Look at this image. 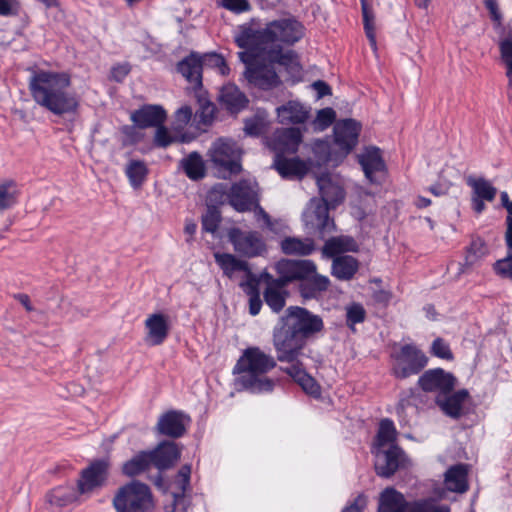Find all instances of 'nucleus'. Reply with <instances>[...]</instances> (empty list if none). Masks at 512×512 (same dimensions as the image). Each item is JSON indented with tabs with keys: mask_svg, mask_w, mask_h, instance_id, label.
Returning a JSON list of instances; mask_svg holds the SVG:
<instances>
[{
	"mask_svg": "<svg viewBox=\"0 0 512 512\" xmlns=\"http://www.w3.org/2000/svg\"><path fill=\"white\" fill-rule=\"evenodd\" d=\"M72 79L67 72L32 70L28 89L34 102L54 115L75 114L79 98L71 90Z\"/></svg>",
	"mask_w": 512,
	"mask_h": 512,
	"instance_id": "1",
	"label": "nucleus"
},
{
	"mask_svg": "<svg viewBox=\"0 0 512 512\" xmlns=\"http://www.w3.org/2000/svg\"><path fill=\"white\" fill-rule=\"evenodd\" d=\"M307 340L288 328L285 324L273 335V345L277 360L287 363L281 370L289 375L307 394L318 397L321 388L316 380L306 372L305 358H309L304 350Z\"/></svg>",
	"mask_w": 512,
	"mask_h": 512,
	"instance_id": "2",
	"label": "nucleus"
},
{
	"mask_svg": "<svg viewBox=\"0 0 512 512\" xmlns=\"http://www.w3.org/2000/svg\"><path fill=\"white\" fill-rule=\"evenodd\" d=\"M321 199H311L303 213V221L307 230L317 233L321 239L336 230L334 220L329 217V209L335 208L345 198L340 183L330 174H322L317 178Z\"/></svg>",
	"mask_w": 512,
	"mask_h": 512,
	"instance_id": "3",
	"label": "nucleus"
},
{
	"mask_svg": "<svg viewBox=\"0 0 512 512\" xmlns=\"http://www.w3.org/2000/svg\"><path fill=\"white\" fill-rule=\"evenodd\" d=\"M304 35L303 25L293 18L274 20L262 29L243 28L235 36L236 44L243 49L256 48L266 51L281 45H293Z\"/></svg>",
	"mask_w": 512,
	"mask_h": 512,
	"instance_id": "4",
	"label": "nucleus"
},
{
	"mask_svg": "<svg viewBox=\"0 0 512 512\" xmlns=\"http://www.w3.org/2000/svg\"><path fill=\"white\" fill-rule=\"evenodd\" d=\"M276 365L272 355L259 347H248L238 359L233 373L238 375L236 381L241 388L252 393H269L273 391L276 381L269 378L267 373Z\"/></svg>",
	"mask_w": 512,
	"mask_h": 512,
	"instance_id": "5",
	"label": "nucleus"
},
{
	"mask_svg": "<svg viewBox=\"0 0 512 512\" xmlns=\"http://www.w3.org/2000/svg\"><path fill=\"white\" fill-rule=\"evenodd\" d=\"M238 56L246 64L244 75L250 84L262 90H270L280 84L274 67L259 63L258 59L263 57V51L256 48L245 49Z\"/></svg>",
	"mask_w": 512,
	"mask_h": 512,
	"instance_id": "6",
	"label": "nucleus"
},
{
	"mask_svg": "<svg viewBox=\"0 0 512 512\" xmlns=\"http://www.w3.org/2000/svg\"><path fill=\"white\" fill-rule=\"evenodd\" d=\"M378 512H450L446 505L434 499L407 502L404 495L392 487L384 489L379 496Z\"/></svg>",
	"mask_w": 512,
	"mask_h": 512,
	"instance_id": "7",
	"label": "nucleus"
},
{
	"mask_svg": "<svg viewBox=\"0 0 512 512\" xmlns=\"http://www.w3.org/2000/svg\"><path fill=\"white\" fill-rule=\"evenodd\" d=\"M242 150L237 143L228 138H219L213 142L208 156L220 177L227 178L241 171Z\"/></svg>",
	"mask_w": 512,
	"mask_h": 512,
	"instance_id": "8",
	"label": "nucleus"
},
{
	"mask_svg": "<svg viewBox=\"0 0 512 512\" xmlns=\"http://www.w3.org/2000/svg\"><path fill=\"white\" fill-rule=\"evenodd\" d=\"M113 505L117 512H148L153 507L150 488L139 481H131L119 488Z\"/></svg>",
	"mask_w": 512,
	"mask_h": 512,
	"instance_id": "9",
	"label": "nucleus"
},
{
	"mask_svg": "<svg viewBox=\"0 0 512 512\" xmlns=\"http://www.w3.org/2000/svg\"><path fill=\"white\" fill-rule=\"evenodd\" d=\"M392 374L398 379H406L419 374L428 364V357L415 344H404L391 354Z\"/></svg>",
	"mask_w": 512,
	"mask_h": 512,
	"instance_id": "10",
	"label": "nucleus"
},
{
	"mask_svg": "<svg viewBox=\"0 0 512 512\" xmlns=\"http://www.w3.org/2000/svg\"><path fill=\"white\" fill-rule=\"evenodd\" d=\"M285 325L306 340L324 329L323 320L319 315L299 306L287 308Z\"/></svg>",
	"mask_w": 512,
	"mask_h": 512,
	"instance_id": "11",
	"label": "nucleus"
},
{
	"mask_svg": "<svg viewBox=\"0 0 512 512\" xmlns=\"http://www.w3.org/2000/svg\"><path fill=\"white\" fill-rule=\"evenodd\" d=\"M227 236L234 251L244 257H258L267 251L266 243L257 231H243L233 227L228 230Z\"/></svg>",
	"mask_w": 512,
	"mask_h": 512,
	"instance_id": "12",
	"label": "nucleus"
},
{
	"mask_svg": "<svg viewBox=\"0 0 512 512\" xmlns=\"http://www.w3.org/2000/svg\"><path fill=\"white\" fill-rule=\"evenodd\" d=\"M109 461L106 459L95 460L83 469L77 480V491L80 496L90 497L101 489L108 476Z\"/></svg>",
	"mask_w": 512,
	"mask_h": 512,
	"instance_id": "13",
	"label": "nucleus"
},
{
	"mask_svg": "<svg viewBox=\"0 0 512 512\" xmlns=\"http://www.w3.org/2000/svg\"><path fill=\"white\" fill-rule=\"evenodd\" d=\"M275 269L279 275L276 280L287 285L295 280L307 279L316 271V265L312 260L281 259L275 264Z\"/></svg>",
	"mask_w": 512,
	"mask_h": 512,
	"instance_id": "14",
	"label": "nucleus"
},
{
	"mask_svg": "<svg viewBox=\"0 0 512 512\" xmlns=\"http://www.w3.org/2000/svg\"><path fill=\"white\" fill-rule=\"evenodd\" d=\"M375 470L377 475L385 478L392 476L405 461V454L398 445L374 449Z\"/></svg>",
	"mask_w": 512,
	"mask_h": 512,
	"instance_id": "15",
	"label": "nucleus"
},
{
	"mask_svg": "<svg viewBox=\"0 0 512 512\" xmlns=\"http://www.w3.org/2000/svg\"><path fill=\"white\" fill-rule=\"evenodd\" d=\"M302 134L298 128H279L272 136L266 138V145L276 154H294L301 143Z\"/></svg>",
	"mask_w": 512,
	"mask_h": 512,
	"instance_id": "16",
	"label": "nucleus"
},
{
	"mask_svg": "<svg viewBox=\"0 0 512 512\" xmlns=\"http://www.w3.org/2000/svg\"><path fill=\"white\" fill-rule=\"evenodd\" d=\"M191 466L183 465L173 481L172 504L166 506V512H186L189 505L187 492L190 491Z\"/></svg>",
	"mask_w": 512,
	"mask_h": 512,
	"instance_id": "17",
	"label": "nucleus"
},
{
	"mask_svg": "<svg viewBox=\"0 0 512 512\" xmlns=\"http://www.w3.org/2000/svg\"><path fill=\"white\" fill-rule=\"evenodd\" d=\"M190 423L191 418L188 414L178 410H170L159 417L156 430L161 435L179 438L186 433Z\"/></svg>",
	"mask_w": 512,
	"mask_h": 512,
	"instance_id": "18",
	"label": "nucleus"
},
{
	"mask_svg": "<svg viewBox=\"0 0 512 512\" xmlns=\"http://www.w3.org/2000/svg\"><path fill=\"white\" fill-rule=\"evenodd\" d=\"M418 384L424 391L446 395L453 390L456 378L453 374L441 368H436L423 373L418 380Z\"/></svg>",
	"mask_w": 512,
	"mask_h": 512,
	"instance_id": "19",
	"label": "nucleus"
},
{
	"mask_svg": "<svg viewBox=\"0 0 512 512\" xmlns=\"http://www.w3.org/2000/svg\"><path fill=\"white\" fill-rule=\"evenodd\" d=\"M360 130V123L353 119H345L335 124V143L345 155H347L356 146Z\"/></svg>",
	"mask_w": 512,
	"mask_h": 512,
	"instance_id": "20",
	"label": "nucleus"
},
{
	"mask_svg": "<svg viewBox=\"0 0 512 512\" xmlns=\"http://www.w3.org/2000/svg\"><path fill=\"white\" fill-rule=\"evenodd\" d=\"M228 199L235 210L239 212L250 210L256 201L255 184L248 180L233 184L228 193Z\"/></svg>",
	"mask_w": 512,
	"mask_h": 512,
	"instance_id": "21",
	"label": "nucleus"
},
{
	"mask_svg": "<svg viewBox=\"0 0 512 512\" xmlns=\"http://www.w3.org/2000/svg\"><path fill=\"white\" fill-rule=\"evenodd\" d=\"M149 452L153 466L160 471L170 469L181 456V448L172 441H162Z\"/></svg>",
	"mask_w": 512,
	"mask_h": 512,
	"instance_id": "22",
	"label": "nucleus"
},
{
	"mask_svg": "<svg viewBox=\"0 0 512 512\" xmlns=\"http://www.w3.org/2000/svg\"><path fill=\"white\" fill-rule=\"evenodd\" d=\"M311 108L297 100H290L276 108L277 120L280 124H304L310 118Z\"/></svg>",
	"mask_w": 512,
	"mask_h": 512,
	"instance_id": "23",
	"label": "nucleus"
},
{
	"mask_svg": "<svg viewBox=\"0 0 512 512\" xmlns=\"http://www.w3.org/2000/svg\"><path fill=\"white\" fill-rule=\"evenodd\" d=\"M261 278L266 282V288L263 293L266 304L273 312L279 313L286 303L288 295L285 289L286 285L281 281L275 280L272 275L266 272L261 274Z\"/></svg>",
	"mask_w": 512,
	"mask_h": 512,
	"instance_id": "24",
	"label": "nucleus"
},
{
	"mask_svg": "<svg viewBox=\"0 0 512 512\" xmlns=\"http://www.w3.org/2000/svg\"><path fill=\"white\" fill-rule=\"evenodd\" d=\"M263 58L283 66L292 78H298L301 75L302 67L293 50L284 51L282 47H271V49L263 51Z\"/></svg>",
	"mask_w": 512,
	"mask_h": 512,
	"instance_id": "25",
	"label": "nucleus"
},
{
	"mask_svg": "<svg viewBox=\"0 0 512 512\" xmlns=\"http://www.w3.org/2000/svg\"><path fill=\"white\" fill-rule=\"evenodd\" d=\"M358 161L369 182H378L377 174L383 173L385 170L380 149L377 147L366 148L364 152L358 155Z\"/></svg>",
	"mask_w": 512,
	"mask_h": 512,
	"instance_id": "26",
	"label": "nucleus"
},
{
	"mask_svg": "<svg viewBox=\"0 0 512 512\" xmlns=\"http://www.w3.org/2000/svg\"><path fill=\"white\" fill-rule=\"evenodd\" d=\"M165 119L166 112L160 105H144L131 114V121L139 128H157Z\"/></svg>",
	"mask_w": 512,
	"mask_h": 512,
	"instance_id": "27",
	"label": "nucleus"
},
{
	"mask_svg": "<svg viewBox=\"0 0 512 512\" xmlns=\"http://www.w3.org/2000/svg\"><path fill=\"white\" fill-rule=\"evenodd\" d=\"M147 329L146 341L151 345L162 344L169 333L168 317L161 313H154L145 320Z\"/></svg>",
	"mask_w": 512,
	"mask_h": 512,
	"instance_id": "28",
	"label": "nucleus"
},
{
	"mask_svg": "<svg viewBox=\"0 0 512 512\" xmlns=\"http://www.w3.org/2000/svg\"><path fill=\"white\" fill-rule=\"evenodd\" d=\"M177 70L195 88L202 86V58L196 53H191L178 63Z\"/></svg>",
	"mask_w": 512,
	"mask_h": 512,
	"instance_id": "29",
	"label": "nucleus"
},
{
	"mask_svg": "<svg viewBox=\"0 0 512 512\" xmlns=\"http://www.w3.org/2000/svg\"><path fill=\"white\" fill-rule=\"evenodd\" d=\"M358 244L355 239L348 235L330 237L322 247V255L326 258H333L341 253L356 252Z\"/></svg>",
	"mask_w": 512,
	"mask_h": 512,
	"instance_id": "30",
	"label": "nucleus"
},
{
	"mask_svg": "<svg viewBox=\"0 0 512 512\" xmlns=\"http://www.w3.org/2000/svg\"><path fill=\"white\" fill-rule=\"evenodd\" d=\"M281 251L286 255L309 256L316 250L312 238L285 237L280 242Z\"/></svg>",
	"mask_w": 512,
	"mask_h": 512,
	"instance_id": "31",
	"label": "nucleus"
},
{
	"mask_svg": "<svg viewBox=\"0 0 512 512\" xmlns=\"http://www.w3.org/2000/svg\"><path fill=\"white\" fill-rule=\"evenodd\" d=\"M219 101L230 112H238L247 104L246 96L234 84H227L222 87Z\"/></svg>",
	"mask_w": 512,
	"mask_h": 512,
	"instance_id": "32",
	"label": "nucleus"
},
{
	"mask_svg": "<svg viewBox=\"0 0 512 512\" xmlns=\"http://www.w3.org/2000/svg\"><path fill=\"white\" fill-rule=\"evenodd\" d=\"M273 167L283 178H301L307 172V167L304 162L297 158L287 159L279 154L275 155Z\"/></svg>",
	"mask_w": 512,
	"mask_h": 512,
	"instance_id": "33",
	"label": "nucleus"
},
{
	"mask_svg": "<svg viewBox=\"0 0 512 512\" xmlns=\"http://www.w3.org/2000/svg\"><path fill=\"white\" fill-rule=\"evenodd\" d=\"M468 469L464 464L450 467L445 473V486L449 491L464 493L468 489Z\"/></svg>",
	"mask_w": 512,
	"mask_h": 512,
	"instance_id": "34",
	"label": "nucleus"
},
{
	"mask_svg": "<svg viewBox=\"0 0 512 512\" xmlns=\"http://www.w3.org/2000/svg\"><path fill=\"white\" fill-rule=\"evenodd\" d=\"M468 396V391L461 389L443 399L437 398L436 402L446 415L452 418H459L462 414L463 404Z\"/></svg>",
	"mask_w": 512,
	"mask_h": 512,
	"instance_id": "35",
	"label": "nucleus"
},
{
	"mask_svg": "<svg viewBox=\"0 0 512 512\" xmlns=\"http://www.w3.org/2000/svg\"><path fill=\"white\" fill-rule=\"evenodd\" d=\"M214 259L219 267L222 269L224 275L231 278L236 272H245L249 276L251 271L246 261L236 258L229 253H214Z\"/></svg>",
	"mask_w": 512,
	"mask_h": 512,
	"instance_id": "36",
	"label": "nucleus"
},
{
	"mask_svg": "<svg viewBox=\"0 0 512 512\" xmlns=\"http://www.w3.org/2000/svg\"><path fill=\"white\" fill-rule=\"evenodd\" d=\"M358 261L353 256H338L332 262V275L339 280H350L358 271Z\"/></svg>",
	"mask_w": 512,
	"mask_h": 512,
	"instance_id": "37",
	"label": "nucleus"
},
{
	"mask_svg": "<svg viewBox=\"0 0 512 512\" xmlns=\"http://www.w3.org/2000/svg\"><path fill=\"white\" fill-rule=\"evenodd\" d=\"M505 243L507 246V255L503 259L495 262L494 270L497 275L512 280V218L507 219Z\"/></svg>",
	"mask_w": 512,
	"mask_h": 512,
	"instance_id": "38",
	"label": "nucleus"
},
{
	"mask_svg": "<svg viewBox=\"0 0 512 512\" xmlns=\"http://www.w3.org/2000/svg\"><path fill=\"white\" fill-rule=\"evenodd\" d=\"M124 171L129 184L134 189H139L144 184L149 174V169L145 161L137 159L129 160Z\"/></svg>",
	"mask_w": 512,
	"mask_h": 512,
	"instance_id": "39",
	"label": "nucleus"
},
{
	"mask_svg": "<svg viewBox=\"0 0 512 512\" xmlns=\"http://www.w3.org/2000/svg\"><path fill=\"white\" fill-rule=\"evenodd\" d=\"M488 253L485 242L480 239L471 241L466 250L464 263L461 264L460 273H466L469 269L477 265Z\"/></svg>",
	"mask_w": 512,
	"mask_h": 512,
	"instance_id": "40",
	"label": "nucleus"
},
{
	"mask_svg": "<svg viewBox=\"0 0 512 512\" xmlns=\"http://www.w3.org/2000/svg\"><path fill=\"white\" fill-rule=\"evenodd\" d=\"M153 466L149 451H141L124 463L122 471L125 475L133 477L139 475Z\"/></svg>",
	"mask_w": 512,
	"mask_h": 512,
	"instance_id": "41",
	"label": "nucleus"
},
{
	"mask_svg": "<svg viewBox=\"0 0 512 512\" xmlns=\"http://www.w3.org/2000/svg\"><path fill=\"white\" fill-rule=\"evenodd\" d=\"M180 167L192 180H198L205 176V166L201 155L197 152L190 153L180 162Z\"/></svg>",
	"mask_w": 512,
	"mask_h": 512,
	"instance_id": "42",
	"label": "nucleus"
},
{
	"mask_svg": "<svg viewBox=\"0 0 512 512\" xmlns=\"http://www.w3.org/2000/svg\"><path fill=\"white\" fill-rule=\"evenodd\" d=\"M397 431L392 420L385 418L379 424L376 443L374 449L388 448L396 445Z\"/></svg>",
	"mask_w": 512,
	"mask_h": 512,
	"instance_id": "43",
	"label": "nucleus"
},
{
	"mask_svg": "<svg viewBox=\"0 0 512 512\" xmlns=\"http://www.w3.org/2000/svg\"><path fill=\"white\" fill-rule=\"evenodd\" d=\"M467 184L473 190V195L475 197L485 199L486 201H493L497 190L492 184L484 178H474L469 176L467 178Z\"/></svg>",
	"mask_w": 512,
	"mask_h": 512,
	"instance_id": "44",
	"label": "nucleus"
},
{
	"mask_svg": "<svg viewBox=\"0 0 512 512\" xmlns=\"http://www.w3.org/2000/svg\"><path fill=\"white\" fill-rule=\"evenodd\" d=\"M310 276L311 277L301 285V293L305 298L315 297L317 293L327 290L330 284L328 277L316 274V271Z\"/></svg>",
	"mask_w": 512,
	"mask_h": 512,
	"instance_id": "45",
	"label": "nucleus"
},
{
	"mask_svg": "<svg viewBox=\"0 0 512 512\" xmlns=\"http://www.w3.org/2000/svg\"><path fill=\"white\" fill-rule=\"evenodd\" d=\"M270 126V121L264 112H258L254 117L246 119L244 122V133L247 136L258 137L266 133Z\"/></svg>",
	"mask_w": 512,
	"mask_h": 512,
	"instance_id": "46",
	"label": "nucleus"
},
{
	"mask_svg": "<svg viewBox=\"0 0 512 512\" xmlns=\"http://www.w3.org/2000/svg\"><path fill=\"white\" fill-rule=\"evenodd\" d=\"M241 287L249 296V313L252 316H256L262 307V300L260 298L257 282L250 278L245 283H241Z\"/></svg>",
	"mask_w": 512,
	"mask_h": 512,
	"instance_id": "47",
	"label": "nucleus"
},
{
	"mask_svg": "<svg viewBox=\"0 0 512 512\" xmlns=\"http://www.w3.org/2000/svg\"><path fill=\"white\" fill-rule=\"evenodd\" d=\"M362 6V15L364 22V29L367 38L373 49H376V37H375V27H374V15L371 9L368 7L366 0H361Z\"/></svg>",
	"mask_w": 512,
	"mask_h": 512,
	"instance_id": "48",
	"label": "nucleus"
},
{
	"mask_svg": "<svg viewBox=\"0 0 512 512\" xmlns=\"http://www.w3.org/2000/svg\"><path fill=\"white\" fill-rule=\"evenodd\" d=\"M221 222V214L215 207H208L202 216V229L208 233H215Z\"/></svg>",
	"mask_w": 512,
	"mask_h": 512,
	"instance_id": "49",
	"label": "nucleus"
},
{
	"mask_svg": "<svg viewBox=\"0 0 512 512\" xmlns=\"http://www.w3.org/2000/svg\"><path fill=\"white\" fill-rule=\"evenodd\" d=\"M16 202V190L12 182L0 184V212L12 207Z\"/></svg>",
	"mask_w": 512,
	"mask_h": 512,
	"instance_id": "50",
	"label": "nucleus"
},
{
	"mask_svg": "<svg viewBox=\"0 0 512 512\" xmlns=\"http://www.w3.org/2000/svg\"><path fill=\"white\" fill-rule=\"evenodd\" d=\"M366 311L359 303H353L346 308V322L350 328L365 320Z\"/></svg>",
	"mask_w": 512,
	"mask_h": 512,
	"instance_id": "51",
	"label": "nucleus"
},
{
	"mask_svg": "<svg viewBox=\"0 0 512 512\" xmlns=\"http://www.w3.org/2000/svg\"><path fill=\"white\" fill-rule=\"evenodd\" d=\"M336 113L332 108H324L317 112V116L313 121L316 130L323 131L327 129L335 120Z\"/></svg>",
	"mask_w": 512,
	"mask_h": 512,
	"instance_id": "52",
	"label": "nucleus"
},
{
	"mask_svg": "<svg viewBox=\"0 0 512 512\" xmlns=\"http://www.w3.org/2000/svg\"><path fill=\"white\" fill-rule=\"evenodd\" d=\"M431 354L443 360H453L454 356L449 344L443 338H436L431 345Z\"/></svg>",
	"mask_w": 512,
	"mask_h": 512,
	"instance_id": "53",
	"label": "nucleus"
},
{
	"mask_svg": "<svg viewBox=\"0 0 512 512\" xmlns=\"http://www.w3.org/2000/svg\"><path fill=\"white\" fill-rule=\"evenodd\" d=\"M200 108L196 112V116L199 118V122L208 125L210 124L215 116L216 107L215 105L207 100L199 99Z\"/></svg>",
	"mask_w": 512,
	"mask_h": 512,
	"instance_id": "54",
	"label": "nucleus"
},
{
	"mask_svg": "<svg viewBox=\"0 0 512 512\" xmlns=\"http://www.w3.org/2000/svg\"><path fill=\"white\" fill-rule=\"evenodd\" d=\"M202 58V65L216 67L219 69V72L222 75H226L229 72V67L227 66L225 59L217 54V53H208L203 56Z\"/></svg>",
	"mask_w": 512,
	"mask_h": 512,
	"instance_id": "55",
	"label": "nucleus"
},
{
	"mask_svg": "<svg viewBox=\"0 0 512 512\" xmlns=\"http://www.w3.org/2000/svg\"><path fill=\"white\" fill-rule=\"evenodd\" d=\"M74 500L73 495H68L66 489L57 488L54 489L50 495V502L58 506H64Z\"/></svg>",
	"mask_w": 512,
	"mask_h": 512,
	"instance_id": "56",
	"label": "nucleus"
},
{
	"mask_svg": "<svg viewBox=\"0 0 512 512\" xmlns=\"http://www.w3.org/2000/svg\"><path fill=\"white\" fill-rule=\"evenodd\" d=\"M220 4L235 13L246 12L250 9V4L247 0H221Z\"/></svg>",
	"mask_w": 512,
	"mask_h": 512,
	"instance_id": "57",
	"label": "nucleus"
},
{
	"mask_svg": "<svg viewBox=\"0 0 512 512\" xmlns=\"http://www.w3.org/2000/svg\"><path fill=\"white\" fill-rule=\"evenodd\" d=\"M174 141V138L170 135L168 130L160 125L157 127L154 142L156 146L167 147Z\"/></svg>",
	"mask_w": 512,
	"mask_h": 512,
	"instance_id": "58",
	"label": "nucleus"
},
{
	"mask_svg": "<svg viewBox=\"0 0 512 512\" xmlns=\"http://www.w3.org/2000/svg\"><path fill=\"white\" fill-rule=\"evenodd\" d=\"M484 5L490 13L491 19L498 25H501L502 14L498 7L497 0H484Z\"/></svg>",
	"mask_w": 512,
	"mask_h": 512,
	"instance_id": "59",
	"label": "nucleus"
},
{
	"mask_svg": "<svg viewBox=\"0 0 512 512\" xmlns=\"http://www.w3.org/2000/svg\"><path fill=\"white\" fill-rule=\"evenodd\" d=\"M192 109L189 106H182L175 113V119L180 126L186 125L192 117Z\"/></svg>",
	"mask_w": 512,
	"mask_h": 512,
	"instance_id": "60",
	"label": "nucleus"
},
{
	"mask_svg": "<svg viewBox=\"0 0 512 512\" xmlns=\"http://www.w3.org/2000/svg\"><path fill=\"white\" fill-rule=\"evenodd\" d=\"M130 72V66L128 64H119L112 68L111 76L117 81L121 82Z\"/></svg>",
	"mask_w": 512,
	"mask_h": 512,
	"instance_id": "61",
	"label": "nucleus"
},
{
	"mask_svg": "<svg viewBox=\"0 0 512 512\" xmlns=\"http://www.w3.org/2000/svg\"><path fill=\"white\" fill-rule=\"evenodd\" d=\"M367 499L364 495H359L354 502L344 508L342 512H363L366 507Z\"/></svg>",
	"mask_w": 512,
	"mask_h": 512,
	"instance_id": "62",
	"label": "nucleus"
},
{
	"mask_svg": "<svg viewBox=\"0 0 512 512\" xmlns=\"http://www.w3.org/2000/svg\"><path fill=\"white\" fill-rule=\"evenodd\" d=\"M255 216L257 221H263L264 225L269 229L273 230V222L269 214L260 206L256 207Z\"/></svg>",
	"mask_w": 512,
	"mask_h": 512,
	"instance_id": "63",
	"label": "nucleus"
},
{
	"mask_svg": "<svg viewBox=\"0 0 512 512\" xmlns=\"http://www.w3.org/2000/svg\"><path fill=\"white\" fill-rule=\"evenodd\" d=\"M312 87L317 92L318 98H322L324 96L331 94V89H330L329 85L322 80L315 81L312 84Z\"/></svg>",
	"mask_w": 512,
	"mask_h": 512,
	"instance_id": "64",
	"label": "nucleus"
}]
</instances>
